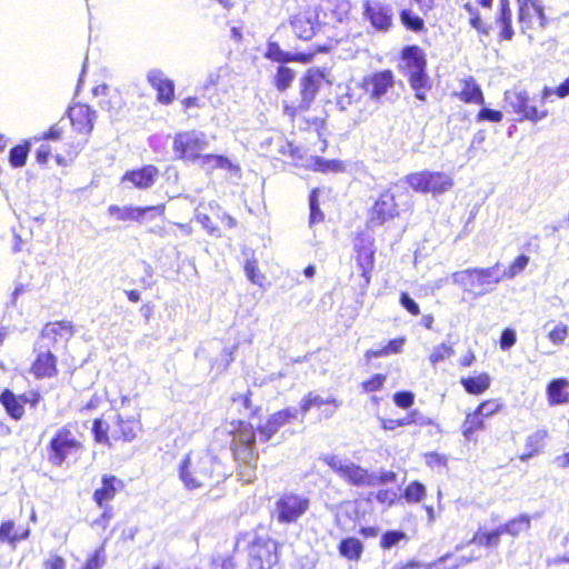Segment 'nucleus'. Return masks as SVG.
<instances>
[{
  "label": "nucleus",
  "mask_w": 569,
  "mask_h": 569,
  "mask_svg": "<svg viewBox=\"0 0 569 569\" xmlns=\"http://www.w3.org/2000/svg\"><path fill=\"white\" fill-rule=\"evenodd\" d=\"M31 536V528L19 526L13 519H4L0 522V542L16 547L19 542L28 540Z\"/></svg>",
  "instance_id": "nucleus-25"
},
{
  "label": "nucleus",
  "mask_w": 569,
  "mask_h": 569,
  "mask_svg": "<svg viewBox=\"0 0 569 569\" xmlns=\"http://www.w3.org/2000/svg\"><path fill=\"white\" fill-rule=\"evenodd\" d=\"M530 527L531 517L526 513H521L513 518H510L503 525L499 526L502 535H508L512 538H517L521 533L529 531Z\"/></svg>",
  "instance_id": "nucleus-37"
},
{
  "label": "nucleus",
  "mask_w": 569,
  "mask_h": 569,
  "mask_svg": "<svg viewBox=\"0 0 569 569\" xmlns=\"http://www.w3.org/2000/svg\"><path fill=\"white\" fill-rule=\"evenodd\" d=\"M326 51H327L326 47H317L312 51H309V52L291 53V52L283 51L277 42H270L267 47V51H266L264 56L267 59L274 61V62H279L281 64L287 63V62H299V63L306 64V63H310L313 60V58L316 57V54H318L320 52H326Z\"/></svg>",
  "instance_id": "nucleus-18"
},
{
  "label": "nucleus",
  "mask_w": 569,
  "mask_h": 569,
  "mask_svg": "<svg viewBox=\"0 0 569 569\" xmlns=\"http://www.w3.org/2000/svg\"><path fill=\"white\" fill-rule=\"evenodd\" d=\"M409 541L408 535L402 530H387L385 531L379 541V546L382 550H389L400 543H407Z\"/></svg>",
  "instance_id": "nucleus-45"
},
{
  "label": "nucleus",
  "mask_w": 569,
  "mask_h": 569,
  "mask_svg": "<svg viewBox=\"0 0 569 569\" xmlns=\"http://www.w3.org/2000/svg\"><path fill=\"white\" fill-rule=\"evenodd\" d=\"M386 381H387L386 375L375 373L361 382V388L366 392H375V391L382 389Z\"/></svg>",
  "instance_id": "nucleus-56"
},
{
  "label": "nucleus",
  "mask_w": 569,
  "mask_h": 569,
  "mask_svg": "<svg viewBox=\"0 0 569 569\" xmlns=\"http://www.w3.org/2000/svg\"><path fill=\"white\" fill-rule=\"evenodd\" d=\"M402 497L408 503H418L426 497V487L417 480L411 481L405 487Z\"/></svg>",
  "instance_id": "nucleus-48"
},
{
  "label": "nucleus",
  "mask_w": 569,
  "mask_h": 569,
  "mask_svg": "<svg viewBox=\"0 0 569 569\" xmlns=\"http://www.w3.org/2000/svg\"><path fill=\"white\" fill-rule=\"evenodd\" d=\"M407 339L405 336L390 339L387 345L379 349H368L365 351V359L371 361L372 359L387 357L390 355L401 353Z\"/></svg>",
  "instance_id": "nucleus-35"
},
{
  "label": "nucleus",
  "mask_w": 569,
  "mask_h": 569,
  "mask_svg": "<svg viewBox=\"0 0 569 569\" xmlns=\"http://www.w3.org/2000/svg\"><path fill=\"white\" fill-rule=\"evenodd\" d=\"M399 303L413 317L421 313L419 305L409 296L408 292L402 291L399 296Z\"/></svg>",
  "instance_id": "nucleus-63"
},
{
  "label": "nucleus",
  "mask_w": 569,
  "mask_h": 569,
  "mask_svg": "<svg viewBox=\"0 0 569 569\" xmlns=\"http://www.w3.org/2000/svg\"><path fill=\"white\" fill-rule=\"evenodd\" d=\"M407 422L409 426H418V427H430L436 426V422L432 418L423 416L418 409H412L407 412Z\"/></svg>",
  "instance_id": "nucleus-57"
},
{
  "label": "nucleus",
  "mask_w": 569,
  "mask_h": 569,
  "mask_svg": "<svg viewBox=\"0 0 569 569\" xmlns=\"http://www.w3.org/2000/svg\"><path fill=\"white\" fill-rule=\"evenodd\" d=\"M401 58L407 72L426 70L427 61L423 50L418 46L403 48Z\"/></svg>",
  "instance_id": "nucleus-34"
},
{
  "label": "nucleus",
  "mask_w": 569,
  "mask_h": 569,
  "mask_svg": "<svg viewBox=\"0 0 569 569\" xmlns=\"http://www.w3.org/2000/svg\"><path fill=\"white\" fill-rule=\"evenodd\" d=\"M200 161L210 169H230L232 166L227 157L212 153L202 154Z\"/></svg>",
  "instance_id": "nucleus-52"
},
{
  "label": "nucleus",
  "mask_w": 569,
  "mask_h": 569,
  "mask_svg": "<svg viewBox=\"0 0 569 569\" xmlns=\"http://www.w3.org/2000/svg\"><path fill=\"white\" fill-rule=\"evenodd\" d=\"M405 181L415 192L433 197L450 191L455 184L449 173L431 170L411 172L405 177Z\"/></svg>",
  "instance_id": "nucleus-6"
},
{
  "label": "nucleus",
  "mask_w": 569,
  "mask_h": 569,
  "mask_svg": "<svg viewBox=\"0 0 569 569\" xmlns=\"http://www.w3.org/2000/svg\"><path fill=\"white\" fill-rule=\"evenodd\" d=\"M74 326L69 320H57L47 322L40 332L41 338L56 346L60 342L67 343L74 335Z\"/></svg>",
  "instance_id": "nucleus-23"
},
{
  "label": "nucleus",
  "mask_w": 569,
  "mask_h": 569,
  "mask_svg": "<svg viewBox=\"0 0 569 569\" xmlns=\"http://www.w3.org/2000/svg\"><path fill=\"white\" fill-rule=\"evenodd\" d=\"M332 86L331 72L327 68L312 67L299 78V98L282 101V111L300 130L320 132L325 129L326 117H308L316 97L322 88Z\"/></svg>",
  "instance_id": "nucleus-2"
},
{
  "label": "nucleus",
  "mask_w": 569,
  "mask_h": 569,
  "mask_svg": "<svg viewBox=\"0 0 569 569\" xmlns=\"http://www.w3.org/2000/svg\"><path fill=\"white\" fill-rule=\"evenodd\" d=\"M116 429L112 430L113 442H130L136 439L140 431V422L134 418H123L121 415L117 416Z\"/></svg>",
  "instance_id": "nucleus-29"
},
{
  "label": "nucleus",
  "mask_w": 569,
  "mask_h": 569,
  "mask_svg": "<svg viewBox=\"0 0 569 569\" xmlns=\"http://www.w3.org/2000/svg\"><path fill=\"white\" fill-rule=\"evenodd\" d=\"M0 403L10 418L19 421L24 416V400L22 395H14L10 389H4L0 393Z\"/></svg>",
  "instance_id": "nucleus-31"
},
{
  "label": "nucleus",
  "mask_w": 569,
  "mask_h": 569,
  "mask_svg": "<svg viewBox=\"0 0 569 569\" xmlns=\"http://www.w3.org/2000/svg\"><path fill=\"white\" fill-rule=\"evenodd\" d=\"M453 353V348L450 345L442 342L432 349L429 356V361L432 366H436L437 363L446 360L447 358H450Z\"/></svg>",
  "instance_id": "nucleus-54"
},
{
  "label": "nucleus",
  "mask_w": 569,
  "mask_h": 569,
  "mask_svg": "<svg viewBox=\"0 0 569 569\" xmlns=\"http://www.w3.org/2000/svg\"><path fill=\"white\" fill-rule=\"evenodd\" d=\"M363 13L377 31L386 32L392 26L391 9L381 2L366 1Z\"/></svg>",
  "instance_id": "nucleus-22"
},
{
  "label": "nucleus",
  "mask_w": 569,
  "mask_h": 569,
  "mask_svg": "<svg viewBox=\"0 0 569 569\" xmlns=\"http://www.w3.org/2000/svg\"><path fill=\"white\" fill-rule=\"evenodd\" d=\"M123 487L124 482L122 479L114 475L106 473L101 477L100 487L94 489L92 499L99 508H107L108 503L116 498Z\"/></svg>",
  "instance_id": "nucleus-20"
},
{
  "label": "nucleus",
  "mask_w": 569,
  "mask_h": 569,
  "mask_svg": "<svg viewBox=\"0 0 569 569\" xmlns=\"http://www.w3.org/2000/svg\"><path fill=\"white\" fill-rule=\"evenodd\" d=\"M393 86L395 76L389 69L372 72L360 81V87L372 100H380Z\"/></svg>",
  "instance_id": "nucleus-16"
},
{
  "label": "nucleus",
  "mask_w": 569,
  "mask_h": 569,
  "mask_svg": "<svg viewBox=\"0 0 569 569\" xmlns=\"http://www.w3.org/2000/svg\"><path fill=\"white\" fill-rule=\"evenodd\" d=\"M178 476L187 490L218 488L228 478L227 468L221 461L193 450L180 461Z\"/></svg>",
  "instance_id": "nucleus-3"
},
{
  "label": "nucleus",
  "mask_w": 569,
  "mask_h": 569,
  "mask_svg": "<svg viewBox=\"0 0 569 569\" xmlns=\"http://www.w3.org/2000/svg\"><path fill=\"white\" fill-rule=\"evenodd\" d=\"M327 405H330L336 409L339 407L340 402L336 397L323 399L313 392H308L300 402V411L302 415H306L311 408H320L321 406Z\"/></svg>",
  "instance_id": "nucleus-41"
},
{
  "label": "nucleus",
  "mask_w": 569,
  "mask_h": 569,
  "mask_svg": "<svg viewBox=\"0 0 569 569\" xmlns=\"http://www.w3.org/2000/svg\"><path fill=\"white\" fill-rule=\"evenodd\" d=\"M148 82L157 91V100L162 104H170L174 100L173 81L166 78L160 70L148 73Z\"/></svg>",
  "instance_id": "nucleus-27"
},
{
  "label": "nucleus",
  "mask_w": 569,
  "mask_h": 569,
  "mask_svg": "<svg viewBox=\"0 0 569 569\" xmlns=\"http://www.w3.org/2000/svg\"><path fill=\"white\" fill-rule=\"evenodd\" d=\"M502 532L499 527L493 530L478 529L472 538L471 542L478 547L496 549L500 545V538Z\"/></svg>",
  "instance_id": "nucleus-40"
},
{
  "label": "nucleus",
  "mask_w": 569,
  "mask_h": 569,
  "mask_svg": "<svg viewBox=\"0 0 569 569\" xmlns=\"http://www.w3.org/2000/svg\"><path fill=\"white\" fill-rule=\"evenodd\" d=\"M423 459H425L426 465L432 469L433 468H443L447 466V462H448L447 456L436 452V451L426 452L423 455Z\"/></svg>",
  "instance_id": "nucleus-62"
},
{
  "label": "nucleus",
  "mask_w": 569,
  "mask_h": 569,
  "mask_svg": "<svg viewBox=\"0 0 569 569\" xmlns=\"http://www.w3.org/2000/svg\"><path fill=\"white\" fill-rule=\"evenodd\" d=\"M475 409L486 419L502 411L505 409V402L501 398H488L479 402Z\"/></svg>",
  "instance_id": "nucleus-47"
},
{
  "label": "nucleus",
  "mask_w": 569,
  "mask_h": 569,
  "mask_svg": "<svg viewBox=\"0 0 569 569\" xmlns=\"http://www.w3.org/2000/svg\"><path fill=\"white\" fill-rule=\"evenodd\" d=\"M355 252L358 267L361 269V277L363 278L365 284H369L375 267L376 249L373 246V239L366 237L362 233L357 234Z\"/></svg>",
  "instance_id": "nucleus-17"
},
{
  "label": "nucleus",
  "mask_w": 569,
  "mask_h": 569,
  "mask_svg": "<svg viewBox=\"0 0 569 569\" xmlns=\"http://www.w3.org/2000/svg\"><path fill=\"white\" fill-rule=\"evenodd\" d=\"M460 83V90L452 93L455 98H457L459 101L466 104H485L486 100L483 91L480 84L472 76H468L461 79Z\"/></svg>",
  "instance_id": "nucleus-26"
},
{
  "label": "nucleus",
  "mask_w": 569,
  "mask_h": 569,
  "mask_svg": "<svg viewBox=\"0 0 569 569\" xmlns=\"http://www.w3.org/2000/svg\"><path fill=\"white\" fill-rule=\"evenodd\" d=\"M569 336V327L566 323H557L549 332L548 339L553 345H562Z\"/></svg>",
  "instance_id": "nucleus-58"
},
{
  "label": "nucleus",
  "mask_w": 569,
  "mask_h": 569,
  "mask_svg": "<svg viewBox=\"0 0 569 569\" xmlns=\"http://www.w3.org/2000/svg\"><path fill=\"white\" fill-rule=\"evenodd\" d=\"M104 563L103 548L96 549L80 569H101Z\"/></svg>",
  "instance_id": "nucleus-61"
},
{
  "label": "nucleus",
  "mask_w": 569,
  "mask_h": 569,
  "mask_svg": "<svg viewBox=\"0 0 569 569\" xmlns=\"http://www.w3.org/2000/svg\"><path fill=\"white\" fill-rule=\"evenodd\" d=\"M243 269H244L247 278L252 283H256L258 286L263 284L266 277L262 272H260L259 267H258V261L256 259L246 260Z\"/></svg>",
  "instance_id": "nucleus-53"
},
{
  "label": "nucleus",
  "mask_w": 569,
  "mask_h": 569,
  "mask_svg": "<svg viewBox=\"0 0 569 569\" xmlns=\"http://www.w3.org/2000/svg\"><path fill=\"white\" fill-rule=\"evenodd\" d=\"M108 211L111 216L117 218L120 221H137L141 222L144 214L148 212H154L159 217H163L166 212V203H159L154 206H146V207H119V206H110Z\"/></svg>",
  "instance_id": "nucleus-19"
},
{
  "label": "nucleus",
  "mask_w": 569,
  "mask_h": 569,
  "mask_svg": "<svg viewBox=\"0 0 569 569\" xmlns=\"http://www.w3.org/2000/svg\"><path fill=\"white\" fill-rule=\"evenodd\" d=\"M160 171L153 164H143L139 168L128 170L123 173L121 180L130 182L132 187L139 190L151 188L158 180Z\"/></svg>",
  "instance_id": "nucleus-21"
},
{
  "label": "nucleus",
  "mask_w": 569,
  "mask_h": 569,
  "mask_svg": "<svg viewBox=\"0 0 569 569\" xmlns=\"http://www.w3.org/2000/svg\"><path fill=\"white\" fill-rule=\"evenodd\" d=\"M312 166H313L312 169L315 171H319L322 173H328V172L338 173V172H343L346 170L345 162L341 160H338V159L327 160V159H322V158H317L313 161Z\"/></svg>",
  "instance_id": "nucleus-51"
},
{
  "label": "nucleus",
  "mask_w": 569,
  "mask_h": 569,
  "mask_svg": "<svg viewBox=\"0 0 569 569\" xmlns=\"http://www.w3.org/2000/svg\"><path fill=\"white\" fill-rule=\"evenodd\" d=\"M530 258L526 254H518L501 273L502 279H513L525 271Z\"/></svg>",
  "instance_id": "nucleus-49"
},
{
  "label": "nucleus",
  "mask_w": 569,
  "mask_h": 569,
  "mask_svg": "<svg viewBox=\"0 0 569 569\" xmlns=\"http://www.w3.org/2000/svg\"><path fill=\"white\" fill-rule=\"evenodd\" d=\"M547 437L546 431H537L532 435H530L526 439V451L519 456L521 461H526L537 455H539L542 451L543 448V441Z\"/></svg>",
  "instance_id": "nucleus-42"
},
{
  "label": "nucleus",
  "mask_w": 569,
  "mask_h": 569,
  "mask_svg": "<svg viewBox=\"0 0 569 569\" xmlns=\"http://www.w3.org/2000/svg\"><path fill=\"white\" fill-rule=\"evenodd\" d=\"M460 549V546L456 548L455 551L447 552L446 555L437 558L436 560L428 563L430 569H459L471 561V558L458 556L457 551Z\"/></svg>",
  "instance_id": "nucleus-39"
},
{
  "label": "nucleus",
  "mask_w": 569,
  "mask_h": 569,
  "mask_svg": "<svg viewBox=\"0 0 569 569\" xmlns=\"http://www.w3.org/2000/svg\"><path fill=\"white\" fill-rule=\"evenodd\" d=\"M310 499L296 492H283L274 502L277 520L280 523L297 522L309 509Z\"/></svg>",
  "instance_id": "nucleus-10"
},
{
  "label": "nucleus",
  "mask_w": 569,
  "mask_h": 569,
  "mask_svg": "<svg viewBox=\"0 0 569 569\" xmlns=\"http://www.w3.org/2000/svg\"><path fill=\"white\" fill-rule=\"evenodd\" d=\"M463 9L469 14V22H470L471 27L480 32L487 33L486 23L481 19V16H480L478 9L471 2H466L463 4Z\"/></svg>",
  "instance_id": "nucleus-55"
},
{
  "label": "nucleus",
  "mask_w": 569,
  "mask_h": 569,
  "mask_svg": "<svg viewBox=\"0 0 569 569\" xmlns=\"http://www.w3.org/2000/svg\"><path fill=\"white\" fill-rule=\"evenodd\" d=\"M83 450L84 433L79 429L78 422H68L52 433L47 445V459L51 466L61 468Z\"/></svg>",
  "instance_id": "nucleus-4"
},
{
  "label": "nucleus",
  "mask_w": 569,
  "mask_h": 569,
  "mask_svg": "<svg viewBox=\"0 0 569 569\" xmlns=\"http://www.w3.org/2000/svg\"><path fill=\"white\" fill-rule=\"evenodd\" d=\"M495 27L498 30L499 41H511L515 37L512 23V10L510 0H499L498 11L495 17Z\"/></svg>",
  "instance_id": "nucleus-24"
},
{
  "label": "nucleus",
  "mask_w": 569,
  "mask_h": 569,
  "mask_svg": "<svg viewBox=\"0 0 569 569\" xmlns=\"http://www.w3.org/2000/svg\"><path fill=\"white\" fill-rule=\"evenodd\" d=\"M502 119H503V114L500 110L490 109L487 107L481 108L476 114V120L478 122L488 121V122L499 123L502 121Z\"/></svg>",
  "instance_id": "nucleus-59"
},
{
  "label": "nucleus",
  "mask_w": 569,
  "mask_h": 569,
  "mask_svg": "<svg viewBox=\"0 0 569 569\" xmlns=\"http://www.w3.org/2000/svg\"><path fill=\"white\" fill-rule=\"evenodd\" d=\"M393 402L401 409H409L415 402V395L411 391H398L393 395Z\"/></svg>",
  "instance_id": "nucleus-64"
},
{
  "label": "nucleus",
  "mask_w": 569,
  "mask_h": 569,
  "mask_svg": "<svg viewBox=\"0 0 569 569\" xmlns=\"http://www.w3.org/2000/svg\"><path fill=\"white\" fill-rule=\"evenodd\" d=\"M207 146L206 134L196 130L177 132L172 140V150L177 159L189 162L200 160L201 152Z\"/></svg>",
  "instance_id": "nucleus-9"
},
{
  "label": "nucleus",
  "mask_w": 569,
  "mask_h": 569,
  "mask_svg": "<svg viewBox=\"0 0 569 569\" xmlns=\"http://www.w3.org/2000/svg\"><path fill=\"white\" fill-rule=\"evenodd\" d=\"M295 78H296V72L293 69H291L287 66L280 64L276 70V73L273 77V84L278 91L283 92L291 87Z\"/></svg>",
  "instance_id": "nucleus-43"
},
{
  "label": "nucleus",
  "mask_w": 569,
  "mask_h": 569,
  "mask_svg": "<svg viewBox=\"0 0 569 569\" xmlns=\"http://www.w3.org/2000/svg\"><path fill=\"white\" fill-rule=\"evenodd\" d=\"M92 437L94 442L111 447L112 431L109 432V426L101 418H96L92 421Z\"/></svg>",
  "instance_id": "nucleus-44"
},
{
  "label": "nucleus",
  "mask_w": 569,
  "mask_h": 569,
  "mask_svg": "<svg viewBox=\"0 0 569 569\" xmlns=\"http://www.w3.org/2000/svg\"><path fill=\"white\" fill-rule=\"evenodd\" d=\"M96 97L103 96L106 99L100 101L101 108L109 112H117L124 106L122 94L117 89H110L107 84H100L93 89Z\"/></svg>",
  "instance_id": "nucleus-33"
},
{
  "label": "nucleus",
  "mask_w": 569,
  "mask_h": 569,
  "mask_svg": "<svg viewBox=\"0 0 569 569\" xmlns=\"http://www.w3.org/2000/svg\"><path fill=\"white\" fill-rule=\"evenodd\" d=\"M569 380L566 378H556L548 382L546 393L548 403L551 407L569 403Z\"/></svg>",
  "instance_id": "nucleus-30"
},
{
  "label": "nucleus",
  "mask_w": 569,
  "mask_h": 569,
  "mask_svg": "<svg viewBox=\"0 0 569 569\" xmlns=\"http://www.w3.org/2000/svg\"><path fill=\"white\" fill-rule=\"evenodd\" d=\"M500 263L486 268H468L452 273V280L465 290L472 291L476 287L482 288L475 297L490 292L502 280L499 273Z\"/></svg>",
  "instance_id": "nucleus-5"
},
{
  "label": "nucleus",
  "mask_w": 569,
  "mask_h": 569,
  "mask_svg": "<svg viewBox=\"0 0 569 569\" xmlns=\"http://www.w3.org/2000/svg\"><path fill=\"white\" fill-rule=\"evenodd\" d=\"M399 18L407 30L413 32H421L425 30L423 19L413 14L409 9H402L399 13Z\"/></svg>",
  "instance_id": "nucleus-50"
},
{
  "label": "nucleus",
  "mask_w": 569,
  "mask_h": 569,
  "mask_svg": "<svg viewBox=\"0 0 569 569\" xmlns=\"http://www.w3.org/2000/svg\"><path fill=\"white\" fill-rule=\"evenodd\" d=\"M279 543L271 538L254 537L248 546L250 569H273L279 562Z\"/></svg>",
  "instance_id": "nucleus-8"
},
{
  "label": "nucleus",
  "mask_w": 569,
  "mask_h": 569,
  "mask_svg": "<svg viewBox=\"0 0 569 569\" xmlns=\"http://www.w3.org/2000/svg\"><path fill=\"white\" fill-rule=\"evenodd\" d=\"M460 383L467 393L479 396L490 388L491 378L487 372H480L476 376L461 378Z\"/></svg>",
  "instance_id": "nucleus-38"
},
{
  "label": "nucleus",
  "mask_w": 569,
  "mask_h": 569,
  "mask_svg": "<svg viewBox=\"0 0 569 569\" xmlns=\"http://www.w3.org/2000/svg\"><path fill=\"white\" fill-rule=\"evenodd\" d=\"M297 418V411L284 408L270 415L263 425L254 428L249 421L237 419L230 422V450L237 462L239 473L251 482L256 478L259 450L257 448V433L263 442L269 441L278 430Z\"/></svg>",
  "instance_id": "nucleus-1"
},
{
  "label": "nucleus",
  "mask_w": 569,
  "mask_h": 569,
  "mask_svg": "<svg viewBox=\"0 0 569 569\" xmlns=\"http://www.w3.org/2000/svg\"><path fill=\"white\" fill-rule=\"evenodd\" d=\"M293 33L301 40H310L319 28L318 13L312 7L300 8L290 19Z\"/></svg>",
  "instance_id": "nucleus-15"
},
{
  "label": "nucleus",
  "mask_w": 569,
  "mask_h": 569,
  "mask_svg": "<svg viewBox=\"0 0 569 569\" xmlns=\"http://www.w3.org/2000/svg\"><path fill=\"white\" fill-rule=\"evenodd\" d=\"M30 147L31 142L29 140H24L22 143L10 149L9 162L12 168H21L26 164Z\"/></svg>",
  "instance_id": "nucleus-46"
},
{
  "label": "nucleus",
  "mask_w": 569,
  "mask_h": 569,
  "mask_svg": "<svg viewBox=\"0 0 569 569\" xmlns=\"http://www.w3.org/2000/svg\"><path fill=\"white\" fill-rule=\"evenodd\" d=\"M338 552L341 558L350 562H358L361 560L365 545L356 537H345L338 543Z\"/></svg>",
  "instance_id": "nucleus-32"
},
{
  "label": "nucleus",
  "mask_w": 569,
  "mask_h": 569,
  "mask_svg": "<svg viewBox=\"0 0 569 569\" xmlns=\"http://www.w3.org/2000/svg\"><path fill=\"white\" fill-rule=\"evenodd\" d=\"M400 213L396 194L391 188L382 190L368 212L367 227L376 228L393 220Z\"/></svg>",
  "instance_id": "nucleus-11"
},
{
  "label": "nucleus",
  "mask_w": 569,
  "mask_h": 569,
  "mask_svg": "<svg viewBox=\"0 0 569 569\" xmlns=\"http://www.w3.org/2000/svg\"><path fill=\"white\" fill-rule=\"evenodd\" d=\"M325 463L339 475L348 485L352 487H373V473L368 469L353 463H342L337 456H328L323 459Z\"/></svg>",
  "instance_id": "nucleus-12"
},
{
  "label": "nucleus",
  "mask_w": 569,
  "mask_h": 569,
  "mask_svg": "<svg viewBox=\"0 0 569 569\" xmlns=\"http://www.w3.org/2000/svg\"><path fill=\"white\" fill-rule=\"evenodd\" d=\"M37 379L53 378L58 375V359L51 351L40 352L30 367Z\"/></svg>",
  "instance_id": "nucleus-28"
},
{
  "label": "nucleus",
  "mask_w": 569,
  "mask_h": 569,
  "mask_svg": "<svg viewBox=\"0 0 569 569\" xmlns=\"http://www.w3.org/2000/svg\"><path fill=\"white\" fill-rule=\"evenodd\" d=\"M408 79L413 90L429 88L426 70L408 72Z\"/></svg>",
  "instance_id": "nucleus-60"
},
{
  "label": "nucleus",
  "mask_w": 569,
  "mask_h": 569,
  "mask_svg": "<svg viewBox=\"0 0 569 569\" xmlns=\"http://www.w3.org/2000/svg\"><path fill=\"white\" fill-rule=\"evenodd\" d=\"M67 114L74 132L83 137V142L72 146V150L69 152L70 160H73L93 131L97 112L90 106L77 102L68 108Z\"/></svg>",
  "instance_id": "nucleus-7"
},
{
  "label": "nucleus",
  "mask_w": 569,
  "mask_h": 569,
  "mask_svg": "<svg viewBox=\"0 0 569 569\" xmlns=\"http://www.w3.org/2000/svg\"><path fill=\"white\" fill-rule=\"evenodd\" d=\"M517 19L522 32L545 29L548 18L540 0H516Z\"/></svg>",
  "instance_id": "nucleus-13"
},
{
  "label": "nucleus",
  "mask_w": 569,
  "mask_h": 569,
  "mask_svg": "<svg viewBox=\"0 0 569 569\" xmlns=\"http://www.w3.org/2000/svg\"><path fill=\"white\" fill-rule=\"evenodd\" d=\"M505 100L512 109V111L519 114L520 120L538 122L546 118L548 114L546 109L539 110L535 104L531 103V99L528 92L525 90L506 91Z\"/></svg>",
  "instance_id": "nucleus-14"
},
{
  "label": "nucleus",
  "mask_w": 569,
  "mask_h": 569,
  "mask_svg": "<svg viewBox=\"0 0 569 569\" xmlns=\"http://www.w3.org/2000/svg\"><path fill=\"white\" fill-rule=\"evenodd\" d=\"M485 429V418L476 409L466 415L460 426L461 435L467 440H475L476 433Z\"/></svg>",
  "instance_id": "nucleus-36"
}]
</instances>
